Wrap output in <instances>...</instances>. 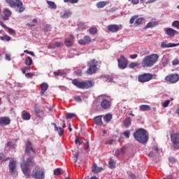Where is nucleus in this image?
I'll return each mask as SVG.
<instances>
[{
  "mask_svg": "<svg viewBox=\"0 0 179 179\" xmlns=\"http://www.w3.org/2000/svg\"><path fill=\"white\" fill-rule=\"evenodd\" d=\"M34 166H36V162L33 160V157L27 158L26 162L21 163V170L27 178L31 177V171L29 167H34Z\"/></svg>",
  "mask_w": 179,
  "mask_h": 179,
  "instance_id": "obj_1",
  "label": "nucleus"
},
{
  "mask_svg": "<svg viewBox=\"0 0 179 179\" xmlns=\"http://www.w3.org/2000/svg\"><path fill=\"white\" fill-rule=\"evenodd\" d=\"M159 60V55L151 54L145 56L141 62L142 68H152Z\"/></svg>",
  "mask_w": 179,
  "mask_h": 179,
  "instance_id": "obj_2",
  "label": "nucleus"
},
{
  "mask_svg": "<svg viewBox=\"0 0 179 179\" xmlns=\"http://www.w3.org/2000/svg\"><path fill=\"white\" fill-rule=\"evenodd\" d=\"M101 65V61H97L96 59H92L87 63L88 69L87 70V75H93L95 72H97V69L100 68Z\"/></svg>",
  "mask_w": 179,
  "mask_h": 179,
  "instance_id": "obj_3",
  "label": "nucleus"
},
{
  "mask_svg": "<svg viewBox=\"0 0 179 179\" xmlns=\"http://www.w3.org/2000/svg\"><path fill=\"white\" fill-rule=\"evenodd\" d=\"M134 139L140 143H146L149 140V136L146 134V130L145 129H138L134 134Z\"/></svg>",
  "mask_w": 179,
  "mask_h": 179,
  "instance_id": "obj_4",
  "label": "nucleus"
},
{
  "mask_svg": "<svg viewBox=\"0 0 179 179\" xmlns=\"http://www.w3.org/2000/svg\"><path fill=\"white\" fill-rule=\"evenodd\" d=\"M72 83L78 89H89L94 86V82H93V80H85L80 82L78 79H74L72 80Z\"/></svg>",
  "mask_w": 179,
  "mask_h": 179,
  "instance_id": "obj_5",
  "label": "nucleus"
},
{
  "mask_svg": "<svg viewBox=\"0 0 179 179\" xmlns=\"http://www.w3.org/2000/svg\"><path fill=\"white\" fill-rule=\"evenodd\" d=\"M152 79H157V76L155 73H144L138 76V80L140 83H146V82H150Z\"/></svg>",
  "mask_w": 179,
  "mask_h": 179,
  "instance_id": "obj_6",
  "label": "nucleus"
},
{
  "mask_svg": "<svg viewBox=\"0 0 179 179\" xmlns=\"http://www.w3.org/2000/svg\"><path fill=\"white\" fill-rule=\"evenodd\" d=\"M31 177L34 179H44L45 178V172H44V169L36 166L33 169L31 173Z\"/></svg>",
  "mask_w": 179,
  "mask_h": 179,
  "instance_id": "obj_7",
  "label": "nucleus"
},
{
  "mask_svg": "<svg viewBox=\"0 0 179 179\" xmlns=\"http://www.w3.org/2000/svg\"><path fill=\"white\" fill-rule=\"evenodd\" d=\"M6 2L8 3L10 8H19V13L24 12V7L23 6V2L20 0H6Z\"/></svg>",
  "mask_w": 179,
  "mask_h": 179,
  "instance_id": "obj_8",
  "label": "nucleus"
},
{
  "mask_svg": "<svg viewBox=\"0 0 179 179\" xmlns=\"http://www.w3.org/2000/svg\"><path fill=\"white\" fill-rule=\"evenodd\" d=\"M25 155L29 157L36 156V150L33 148V143L31 141H27L25 144Z\"/></svg>",
  "mask_w": 179,
  "mask_h": 179,
  "instance_id": "obj_9",
  "label": "nucleus"
},
{
  "mask_svg": "<svg viewBox=\"0 0 179 179\" xmlns=\"http://www.w3.org/2000/svg\"><path fill=\"white\" fill-rule=\"evenodd\" d=\"M166 82H169V83H177L179 80V74L172 73L166 76L165 77Z\"/></svg>",
  "mask_w": 179,
  "mask_h": 179,
  "instance_id": "obj_10",
  "label": "nucleus"
},
{
  "mask_svg": "<svg viewBox=\"0 0 179 179\" xmlns=\"http://www.w3.org/2000/svg\"><path fill=\"white\" fill-rule=\"evenodd\" d=\"M118 67L120 69H125L127 66H128V59L124 57V55H121L120 57L117 59Z\"/></svg>",
  "mask_w": 179,
  "mask_h": 179,
  "instance_id": "obj_11",
  "label": "nucleus"
},
{
  "mask_svg": "<svg viewBox=\"0 0 179 179\" xmlns=\"http://www.w3.org/2000/svg\"><path fill=\"white\" fill-rule=\"evenodd\" d=\"M111 98L107 97L106 99H103L101 102V107L103 110H108V108H111Z\"/></svg>",
  "mask_w": 179,
  "mask_h": 179,
  "instance_id": "obj_12",
  "label": "nucleus"
},
{
  "mask_svg": "<svg viewBox=\"0 0 179 179\" xmlns=\"http://www.w3.org/2000/svg\"><path fill=\"white\" fill-rule=\"evenodd\" d=\"M122 29V25H118V24H109L107 27V29L108 31H110V33H117V31H120Z\"/></svg>",
  "mask_w": 179,
  "mask_h": 179,
  "instance_id": "obj_13",
  "label": "nucleus"
},
{
  "mask_svg": "<svg viewBox=\"0 0 179 179\" xmlns=\"http://www.w3.org/2000/svg\"><path fill=\"white\" fill-rule=\"evenodd\" d=\"M138 15H134L131 17L129 20L130 24H134V22H135L136 26H139V24H142V22H143V17L138 18Z\"/></svg>",
  "mask_w": 179,
  "mask_h": 179,
  "instance_id": "obj_14",
  "label": "nucleus"
},
{
  "mask_svg": "<svg viewBox=\"0 0 179 179\" xmlns=\"http://www.w3.org/2000/svg\"><path fill=\"white\" fill-rule=\"evenodd\" d=\"M90 43H92V38L89 36H85L83 39L78 41L80 45H87V44H90Z\"/></svg>",
  "mask_w": 179,
  "mask_h": 179,
  "instance_id": "obj_15",
  "label": "nucleus"
},
{
  "mask_svg": "<svg viewBox=\"0 0 179 179\" xmlns=\"http://www.w3.org/2000/svg\"><path fill=\"white\" fill-rule=\"evenodd\" d=\"M10 124V118L9 117H0V126L3 127L6 125H9Z\"/></svg>",
  "mask_w": 179,
  "mask_h": 179,
  "instance_id": "obj_16",
  "label": "nucleus"
},
{
  "mask_svg": "<svg viewBox=\"0 0 179 179\" xmlns=\"http://www.w3.org/2000/svg\"><path fill=\"white\" fill-rule=\"evenodd\" d=\"M179 43H168L166 41L161 43V48H172L173 47H178Z\"/></svg>",
  "mask_w": 179,
  "mask_h": 179,
  "instance_id": "obj_17",
  "label": "nucleus"
},
{
  "mask_svg": "<svg viewBox=\"0 0 179 179\" xmlns=\"http://www.w3.org/2000/svg\"><path fill=\"white\" fill-rule=\"evenodd\" d=\"M62 19H68L72 16V11L70 9L64 10L62 13H61Z\"/></svg>",
  "mask_w": 179,
  "mask_h": 179,
  "instance_id": "obj_18",
  "label": "nucleus"
},
{
  "mask_svg": "<svg viewBox=\"0 0 179 179\" xmlns=\"http://www.w3.org/2000/svg\"><path fill=\"white\" fill-rule=\"evenodd\" d=\"M8 167L11 174H16V162L10 161Z\"/></svg>",
  "mask_w": 179,
  "mask_h": 179,
  "instance_id": "obj_19",
  "label": "nucleus"
},
{
  "mask_svg": "<svg viewBox=\"0 0 179 179\" xmlns=\"http://www.w3.org/2000/svg\"><path fill=\"white\" fill-rule=\"evenodd\" d=\"M73 38H75L72 35H70V38H67L64 41V44L66 47H71L73 45Z\"/></svg>",
  "mask_w": 179,
  "mask_h": 179,
  "instance_id": "obj_20",
  "label": "nucleus"
},
{
  "mask_svg": "<svg viewBox=\"0 0 179 179\" xmlns=\"http://www.w3.org/2000/svg\"><path fill=\"white\" fill-rule=\"evenodd\" d=\"M34 112L36 113V115L38 116V118H41V115H44V111L41 108L38 106L34 107Z\"/></svg>",
  "mask_w": 179,
  "mask_h": 179,
  "instance_id": "obj_21",
  "label": "nucleus"
},
{
  "mask_svg": "<svg viewBox=\"0 0 179 179\" xmlns=\"http://www.w3.org/2000/svg\"><path fill=\"white\" fill-rule=\"evenodd\" d=\"M31 118V115L26 110H23L22 112V119L24 120V121H29Z\"/></svg>",
  "mask_w": 179,
  "mask_h": 179,
  "instance_id": "obj_22",
  "label": "nucleus"
},
{
  "mask_svg": "<svg viewBox=\"0 0 179 179\" xmlns=\"http://www.w3.org/2000/svg\"><path fill=\"white\" fill-rule=\"evenodd\" d=\"M103 168L98 167L97 164H94L92 166V171L94 174H98V173H101Z\"/></svg>",
  "mask_w": 179,
  "mask_h": 179,
  "instance_id": "obj_23",
  "label": "nucleus"
},
{
  "mask_svg": "<svg viewBox=\"0 0 179 179\" xmlns=\"http://www.w3.org/2000/svg\"><path fill=\"white\" fill-rule=\"evenodd\" d=\"M166 34H168L169 36V37H174L176 36V34H177V31H176L175 29H172V28H167L165 30Z\"/></svg>",
  "mask_w": 179,
  "mask_h": 179,
  "instance_id": "obj_24",
  "label": "nucleus"
},
{
  "mask_svg": "<svg viewBox=\"0 0 179 179\" xmlns=\"http://www.w3.org/2000/svg\"><path fill=\"white\" fill-rule=\"evenodd\" d=\"M41 96H43V94L48 90V84L46 83H43L41 85Z\"/></svg>",
  "mask_w": 179,
  "mask_h": 179,
  "instance_id": "obj_25",
  "label": "nucleus"
},
{
  "mask_svg": "<svg viewBox=\"0 0 179 179\" xmlns=\"http://www.w3.org/2000/svg\"><path fill=\"white\" fill-rule=\"evenodd\" d=\"M52 125L55 127V131L57 132L58 135L59 136H62L64 135V129H62L61 127H57V124L55 123H52Z\"/></svg>",
  "mask_w": 179,
  "mask_h": 179,
  "instance_id": "obj_26",
  "label": "nucleus"
},
{
  "mask_svg": "<svg viewBox=\"0 0 179 179\" xmlns=\"http://www.w3.org/2000/svg\"><path fill=\"white\" fill-rule=\"evenodd\" d=\"M140 111H150L152 108H150V106L149 105H141L139 106Z\"/></svg>",
  "mask_w": 179,
  "mask_h": 179,
  "instance_id": "obj_27",
  "label": "nucleus"
},
{
  "mask_svg": "<svg viewBox=\"0 0 179 179\" xmlns=\"http://www.w3.org/2000/svg\"><path fill=\"white\" fill-rule=\"evenodd\" d=\"M110 3L109 1H99L96 3V8H99V9H101V8H104L106 5H108Z\"/></svg>",
  "mask_w": 179,
  "mask_h": 179,
  "instance_id": "obj_28",
  "label": "nucleus"
},
{
  "mask_svg": "<svg viewBox=\"0 0 179 179\" xmlns=\"http://www.w3.org/2000/svg\"><path fill=\"white\" fill-rule=\"evenodd\" d=\"M8 159H9V158L6 157L3 152L0 153V164H2V163L8 162Z\"/></svg>",
  "mask_w": 179,
  "mask_h": 179,
  "instance_id": "obj_29",
  "label": "nucleus"
},
{
  "mask_svg": "<svg viewBox=\"0 0 179 179\" xmlns=\"http://www.w3.org/2000/svg\"><path fill=\"white\" fill-rule=\"evenodd\" d=\"M96 125H103V121L101 120V116H96L94 118Z\"/></svg>",
  "mask_w": 179,
  "mask_h": 179,
  "instance_id": "obj_30",
  "label": "nucleus"
},
{
  "mask_svg": "<svg viewBox=\"0 0 179 179\" xmlns=\"http://www.w3.org/2000/svg\"><path fill=\"white\" fill-rule=\"evenodd\" d=\"M155 26H157V22H148L145 27H144L145 29H149L150 27H155Z\"/></svg>",
  "mask_w": 179,
  "mask_h": 179,
  "instance_id": "obj_31",
  "label": "nucleus"
},
{
  "mask_svg": "<svg viewBox=\"0 0 179 179\" xmlns=\"http://www.w3.org/2000/svg\"><path fill=\"white\" fill-rule=\"evenodd\" d=\"M112 119H113L112 114H107L103 117V120H104V121H106V122H110Z\"/></svg>",
  "mask_w": 179,
  "mask_h": 179,
  "instance_id": "obj_32",
  "label": "nucleus"
},
{
  "mask_svg": "<svg viewBox=\"0 0 179 179\" xmlns=\"http://www.w3.org/2000/svg\"><path fill=\"white\" fill-rule=\"evenodd\" d=\"M33 64V59H31V57H27L25 59V65H27L28 66H30Z\"/></svg>",
  "mask_w": 179,
  "mask_h": 179,
  "instance_id": "obj_33",
  "label": "nucleus"
},
{
  "mask_svg": "<svg viewBox=\"0 0 179 179\" xmlns=\"http://www.w3.org/2000/svg\"><path fill=\"white\" fill-rule=\"evenodd\" d=\"M129 68L130 69H134V68H136L138 66H139V64L136 62H131L129 65H128Z\"/></svg>",
  "mask_w": 179,
  "mask_h": 179,
  "instance_id": "obj_34",
  "label": "nucleus"
},
{
  "mask_svg": "<svg viewBox=\"0 0 179 179\" xmlns=\"http://www.w3.org/2000/svg\"><path fill=\"white\" fill-rule=\"evenodd\" d=\"M47 3L51 9H57V5L54 1H47Z\"/></svg>",
  "mask_w": 179,
  "mask_h": 179,
  "instance_id": "obj_35",
  "label": "nucleus"
},
{
  "mask_svg": "<svg viewBox=\"0 0 179 179\" xmlns=\"http://www.w3.org/2000/svg\"><path fill=\"white\" fill-rule=\"evenodd\" d=\"M108 166L110 169H115V161H114V159H110L108 162Z\"/></svg>",
  "mask_w": 179,
  "mask_h": 179,
  "instance_id": "obj_36",
  "label": "nucleus"
},
{
  "mask_svg": "<svg viewBox=\"0 0 179 179\" xmlns=\"http://www.w3.org/2000/svg\"><path fill=\"white\" fill-rule=\"evenodd\" d=\"M124 124L125 127H129V125H131V117H127V118L124 120Z\"/></svg>",
  "mask_w": 179,
  "mask_h": 179,
  "instance_id": "obj_37",
  "label": "nucleus"
},
{
  "mask_svg": "<svg viewBox=\"0 0 179 179\" xmlns=\"http://www.w3.org/2000/svg\"><path fill=\"white\" fill-rule=\"evenodd\" d=\"M0 39L2 40V41H10V36L8 35L0 36Z\"/></svg>",
  "mask_w": 179,
  "mask_h": 179,
  "instance_id": "obj_38",
  "label": "nucleus"
},
{
  "mask_svg": "<svg viewBox=\"0 0 179 179\" xmlns=\"http://www.w3.org/2000/svg\"><path fill=\"white\" fill-rule=\"evenodd\" d=\"M6 146L8 148H11V149H15L16 148V144L12 143L11 141H9L7 143Z\"/></svg>",
  "mask_w": 179,
  "mask_h": 179,
  "instance_id": "obj_39",
  "label": "nucleus"
},
{
  "mask_svg": "<svg viewBox=\"0 0 179 179\" xmlns=\"http://www.w3.org/2000/svg\"><path fill=\"white\" fill-rule=\"evenodd\" d=\"M89 32L90 33V34L94 35V34H97V28H90L89 29Z\"/></svg>",
  "mask_w": 179,
  "mask_h": 179,
  "instance_id": "obj_40",
  "label": "nucleus"
},
{
  "mask_svg": "<svg viewBox=\"0 0 179 179\" xmlns=\"http://www.w3.org/2000/svg\"><path fill=\"white\" fill-rule=\"evenodd\" d=\"M169 62H170V61L167 58L162 59L163 66H167V65H169Z\"/></svg>",
  "mask_w": 179,
  "mask_h": 179,
  "instance_id": "obj_41",
  "label": "nucleus"
},
{
  "mask_svg": "<svg viewBox=\"0 0 179 179\" xmlns=\"http://www.w3.org/2000/svg\"><path fill=\"white\" fill-rule=\"evenodd\" d=\"M4 15H8V16H10L12 15V12L10 11V10H9V8H4Z\"/></svg>",
  "mask_w": 179,
  "mask_h": 179,
  "instance_id": "obj_42",
  "label": "nucleus"
},
{
  "mask_svg": "<svg viewBox=\"0 0 179 179\" xmlns=\"http://www.w3.org/2000/svg\"><path fill=\"white\" fill-rule=\"evenodd\" d=\"M172 27L179 29V21L176 20L172 23Z\"/></svg>",
  "mask_w": 179,
  "mask_h": 179,
  "instance_id": "obj_43",
  "label": "nucleus"
},
{
  "mask_svg": "<svg viewBox=\"0 0 179 179\" xmlns=\"http://www.w3.org/2000/svg\"><path fill=\"white\" fill-rule=\"evenodd\" d=\"M75 114L74 113H67L66 115V120H71L72 118H73V117H75Z\"/></svg>",
  "mask_w": 179,
  "mask_h": 179,
  "instance_id": "obj_44",
  "label": "nucleus"
},
{
  "mask_svg": "<svg viewBox=\"0 0 179 179\" xmlns=\"http://www.w3.org/2000/svg\"><path fill=\"white\" fill-rule=\"evenodd\" d=\"M122 135H124V136L128 139L131 135V132L127 130L122 133Z\"/></svg>",
  "mask_w": 179,
  "mask_h": 179,
  "instance_id": "obj_45",
  "label": "nucleus"
},
{
  "mask_svg": "<svg viewBox=\"0 0 179 179\" xmlns=\"http://www.w3.org/2000/svg\"><path fill=\"white\" fill-rule=\"evenodd\" d=\"M53 73H54L55 76H62V75H64V73H62V71H61V70L55 71Z\"/></svg>",
  "mask_w": 179,
  "mask_h": 179,
  "instance_id": "obj_46",
  "label": "nucleus"
},
{
  "mask_svg": "<svg viewBox=\"0 0 179 179\" xmlns=\"http://www.w3.org/2000/svg\"><path fill=\"white\" fill-rule=\"evenodd\" d=\"M64 2L69 3H78L79 0H64Z\"/></svg>",
  "mask_w": 179,
  "mask_h": 179,
  "instance_id": "obj_47",
  "label": "nucleus"
},
{
  "mask_svg": "<svg viewBox=\"0 0 179 179\" xmlns=\"http://www.w3.org/2000/svg\"><path fill=\"white\" fill-rule=\"evenodd\" d=\"M55 176H59L61 174V169L57 168L54 171Z\"/></svg>",
  "mask_w": 179,
  "mask_h": 179,
  "instance_id": "obj_48",
  "label": "nucleus"
},
{
  "mask_svg": "<svg viewBox=\"0 0 179 179\" xmlns=\"http://www.w3.org/2000/svg\"><path fill=\"white\" fill-rule=\"evenodd\" d=\"M79 29H83V30H85L86 29V25H85V23L83 22H80L78 24Z\"/></svg>",
  "mask_w": 179,
  "mask_h": 179,
  "instance_id": "obj_49",
  "label": "nucleus"
},
{
  "mask_svg": "<svg viewBox=\"0 0 179 179\" xmlns=\"http://www.w3.org/2000/svg\"><path fill=\"white\" fill-rule=\"evenodd\" d=\"M75 143L76 145H79V146H80V145H82V140L78 137L76 138V140H75Z\"/></svg>",
  "mask_w": 179,
  "mask_h": 179,
  "instance_id": "obj_50",
  "label": "nucleus"
},
{
  "mask_svg": "<svg viewBox=\"0 0 179 179\" xmlns=\"http://www.w3.org/2000/svg\"><path fill=\"white\" fill-rule=\"evenodd\" d=\"M169 104H170V100L168 99L163 102L162 107L164 108L169 107Z\"/></svg>",
  "mask_w": 179,
  "mask_h": 179,
  "instance_id": "obj_51",
  "label": "nucleus"
},
{
  "mask_svg": "<svg viewBox=\"0 0 179 179\" xmlns=\"http://www.w3.org/2000/svg\"><path fill=\"white\" fill-rule=\"evenodd\" d=\"M27 71H30V66H25L22 69V72L24 74H26V72H27Z\"/></svg>",
  "mask_w": 179,
  "mask_h": 179,
  "instance_id": "obj_52",
  "label": "nucleus"
},
{
  "mask_svg": "<svg viewBox=\"0 0 179 179\" xmlns=\"http://www.w3.org/2000/svg\"><path fill=\"white\" fill-rule=\"evenodd\" d=\"M8 33L9 34H11V36H15L16 35V32L15 31V30L8 28Z\"/></svg>",
  "mask_w": 179,
  "mask_h": 179,
  "instance_id": "obj_53",
  "label": "nucleus"
},
{
  "mask_svg": "<svg viewBox=\"0 0 179 179\" xmlns=\"http://www.w3.org/2000/svg\"><path fill=\"white\" fill-rule=\"evenodd\" d=\"M172 65H173L174 66L176 65H179V59H173L172 62Z\"/></svg>",
  "mask_w": 179,
  "mask_h": 179,
  "instance_id": "obj_54",
  "label": "nucleus"
},
{
  "mask_svg": "<svg viewBox=\"0 0 179 179\" xmlns=\"http://www.w3.org/2000/svg\"><path fill=\"white\" fill-rule=\"evenodd\" d=\"M25 76L26 78H31L34 76V74H33L32 73H25Z\"/></svg>",
  "mask_w": 179,
  "mask_h": 179,
  "instance_id": "obj_55",
  "label": "nucleus"
},
{
  "mask_svg": "<svg viewBox=\"0 0 179 179\" xmlns=\"http://www.w3.org/2000/svg\"><path fill=\"white\" fill-rule=\"evenodd\" d=\"M75 101H78V103H80L82 101V98L80 96H74Z\"/></svg>",
  "mask_w": 179,
  "mask_h": 179,
  "instance_id": "obj_56",
  "label": "nucleus"
},
{
  "mask_svg": "<svg viewBox=\"0 0 179 179\" xmlns=\"http://www.w3.org/2000/svg\"><path fill=\"white\" fill-rule=\"evenodd\" d=\"M55 47H62L64 45V43L62 42H56L55 43Z\"/></svg>",
  "mask_w": 179,
  "mask_h": 179,
  "instance_id": "obj_57",
  "label": "nucleus"
},
{
  "mask_svg": "<svg viewBox=\"0 0 179 179\" xmlns=\"http://www.w3.org/2000/svg\"><path fill=\"white\" fill-rule=\"evenodd\" d=\"M55 48H56L55 43V44L50 43L48 45V48H49V50L54 49Z\"/></svg>",
  "mask_w": 179,
  "mask_h": 179,
  "instance_id": "obj_58",
  "label": "nucleus"
},
{
  "mask_svg": "<svg viewBox=\"0 0 179 179\" xmlns=\"http://www.w3.org/2000/svg\"><path fill=\"white\" fill-rule=\"evenodd\" d=\"M51 31V26L46 25L45 28V32L47 33L48 31Z\"/></svg>",
  "mask_w": 179,
  "mask_h": 179,
  "instance_id": "obj_59",
  "label": "nucleus"
},
{
  "mask_svg": "<svg viewBox=\"0 0 179 179\" xmlns=\"http://www.w3.org/2000/svg\"><path fill=\"white\" fill-rule=\"evenodd\" d=\"M79 156V152H76L74 155V163H76L78 162V157Z\"/></svg>",
  "mask_w": 179,
  "mask_h": 179,
  "instance_id": "obj_60",
  "label": "nucleus"
},
{
  "mask_svg": "<svg viewBox=\"0 0 179 179\" xmlns=\"http://www.w3.org/2000/svg\"><path fill=\"white\" fill-rule=\"evenodd\" d=\"M76 75H82V70L81 69H77L75 71Z\"/></svg>",
  "mask_w": 179,
  "mask_h": 179,
  "instance_id": "obj_61",
  "label": "nucleus"
},
{
  "mask_svg": "<svg viewBox=\"0 0 179 179\" xmlns=\"http://www.w3.org/2000/svg\"><path fill=\"white\" fill-rule=\"evenodd\" d=\"M131 1L133 5H138V3H139V0H131Z\"/></svg>",
  "mask_w": 179,
  "mask_h": 179,
  "instance_id": "obj_62",
  "label": "nucleus"
},
{
  "mask_svg": "<svg viewBox=\"0 0 179 179\" xmlns=\"http://www.w3.org/2000/svg\"><path fill=\"white\" fill-rule=\"evenodd\" d=\"M131 59H135V58H138V54H134L130 55Z\"/></svg>",
  "mask_w": 179,
  "mask_h": 179,
  "instance_id": "obj_63",
  "label": "nucleus"
},
{
  "mask_svg": "<svg viewBox=\"0 0 179 179\" xmlns=\"http://www.w3.org/2000/svg\"><path fill=\"white\" fill-rule=\"evenodd\" d=\"M129 176L130 177V178H132V179L136 178V176H135V174H134V173H130L129 174Z\"/></svg>",
  "mask_w": 179,
  "mask_h": 179,
  "instance_id": "obj_64",
  "label": "nucleus"
}]
</instances>
